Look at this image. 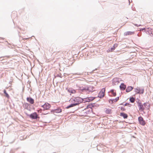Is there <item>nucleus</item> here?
Segmentation results:
<instances>
[{
    "instance_id": "nucleus-48",
    "label": "nucleus",
    "mask_w": 153,
    "mask_h": 153,
    "mask_svg": "<svg viewBox=\"0 0 153 153\" xmlns=\"http://www.w3.org/2000/svg\"><path fill=\"white\" fill-rule=\"evenodd\" d=\"M128 1H129V4H130V0H128Z\"/></svg>"
},
{
    "instance_id": "nucleus-49",
    "label": "nucleus",
    "mask_w": 153,
    "mask_h": 153,
    "mask_svg": "<svg viewBox=\"0 0 153 153\" xmlns=\"http://www.w3.org/2000/svg\"><path fill=\"white\" fill-rule=\"evenodd\" d=\"M27 39V38H26V39Z\"/></svg>"
},
{
    "instance_id": "nucleus-2",
    "label": "nucleus",
    "mask_w": 153,
    "mask_h": 153,
    "mask_svg": "<svg viewBox=\"0 0 153 153\" xmlns=\"http://www.w3.org/2000/svg\"><path fill=\"white\" fill-rule=\"evenodd\" d=\"M72 102H74V103H77V105H78L80 103L83 102V98H82L80 97H74V99H71L70 100Z\"/></svg>"
},
{
    "instance_id": "nucleus-19",
    "label": "nucleus",
    "mask_w": 153,
    "mask_h": 153,
    "mask_svg": "<svg viewBox=\"0 0 153 153\" xmlns=\"http://www.w3.org/2000/svg\"><path fill=\"white\" fill-rule=\"evenodd\" d=\"M118 44H115L111 48V51H113L115 49L117 46Z\"/></svg>"
},
{
    "instance_id": "nucleus-20",
    "label": "nucleus",
    "mask_w": 153,
    "mask_h": 153,
    "mask_svg": "<svg viewBox=\"0 0 153 153\" xmlns=\"http://www.w3.org/2000/svg\"><path fill=\"white\" fill-rule=\"evenodd\" d=\"M105 95V94H103L101 92H100L98 94V97L101 98L103 97Z\"/></svg>"
},
{
    "instance_id": "nucleus-11",
    "label": "nucleus",
    "mask_w": 153,
    "mask_h": 153,
    "mask_svg": "<svg viewBox=\"0 0 153 153\" xmlns=\"http://www.w3.org/2000/svg\"><path fill=\"white\" fill-rule=\"evenodd\" d=\"M95 104V103H91L90 104H89L87 106L86 108L84 109V110H85L87 109L88 108H90L91 109H92V108H94V105Z\"/></svg>"
},
{
    "instance_id": "nucleus-3",
    "label": "nucleus",
    "mask_w": 153,
    "mask_h": 153,
    "mask_svg": "<svg viewBox=\"0 0 153 153\" xmlns=\"http://www.w3.org/2000/svg\"><path fill=\"white\" fill-rule=\"evenodd\" d=\"M25 114L27 116L29 117L30 118L33 120H37L38 119H39L40 118L36 112H33L30 114H27V113H25Z\"/></svg>"
},
{
    "instance_id": "nucleus-21",
    "label": "nucleus",
    "mask_w": 153,
    "mask_h": 153,
    "mask_svg": "<svg viewBox=\"0 0 153 153\" xmlns=\"http://www.w3.org/2000/svg\"><path fill=\"white\" fill-rule=\"evenodd\" d=\"M114 89H111L110 92H111L113 96L115 97L116 95V93L115 92H114Z\"/></svg>"
},
{
    "instance_id": "nucleus-34",
    "label": "nucleus",
    "mask_w": 153,
    "mask_h": 153,
    "mask_svg": "<svg viewBox=\"0 0 153 153\" xmlns=\"http://www.w3.org/2000/svg\"><path fill=\"white\" fill-rule=\"evenodd\" d=\"M143 106H144L145 107L147 108L146 106L147 107V102H145L143 104Z\"/></svg>"
},
{
    "instance_id": "nucleus-38",
    "label": "nucleus",
    "mask_w": 153,
    "mask_h": 153,
    "mask_svg": "<svg viewBox=\"0 0 153 153\" xmlns=\"http://www.w3.org/2000/svg\"><path fill=\"white\" fill-rule=\"evenodd\" d=\"M128 105H131L130 104H129L128 103H125L124 105V106H127Z\"/></svg>"
},
{
    "instance_id": "nucleus-16",
    "label": "nucleus",
    "mask_w": 153,
    "mask_h": 153,
    "mask_svg": "<svg viewBox=\"0 0 153 153\" xmlns=\"http://www.w3.org/2000/svg\"><path fill=\"white\" fill-rule=\"evenodd\" d=\"M144 92L143 88L140 89L139 88L138 91H136V94H143Z\"/></svg>"
},
{
    "instance_id": "nucleus-10",
    "label": "nucleus",
    "mask_w": 153,
    "mask_h": 153,
    "mask_svg": "<svg viewBox=\"0 0 153 153\" xmlns=\"http://www.w3.org/2000/svg\"><path fill=\"white\" fill-rule=\"evenodd\" d=\"M138 106L139 108L140 111H142L144 110L145 108L143 106V104H142L141 103H139V104L138 105Z\"/></svg>"
},
{
    "instance_id": "nucleus-15",
    "label": "nucleus",
    "mask_w": 153,
    "mask_h": 153,
    "mask_svg": "<svg viewBox=\"0 0 153 153\" xmlns=\"http://www.w3.org/2000/svg\"><path fill=\"white\" fill-rule=\"evenodd\" d=\"M133 88V87L131 86H128L126 89V92H129L131 91Z\"/></svg>"
},
{
    "instance_id": "nucleus-22",
    "label": "nucleus",
    "mask_w": 153,
    "mask_h": 153,
    "mask_svg": "<svg viewBox=\"0 0 153 153\" xmlns=\"http://www.w3.org/2000/svg\"><path fill=\"white\" fill-rule=\"evenodd\" d=\"M135 100V98L133 97H131L129 99V101L131 103H134Z\"/></svg>"
},
{
    "instance_id": "nucleus-7",
    "label": "nucleus",
    "mask_w": 153,
    "mask_h": 153,
    "mask_svg": "<svg viewBox=\"0 0 153 153\" xmlns=\"http://www.w3.org/2000/svg\"><path fill=\"white\" fill-rule=\"evenodd\" d=\"M138 120L140 124L142 126H144L145 125V121L143 120L142 117L141 116L139 117L138 118Z\"/></svg>"
},
{
    "instance_id": "nucleus-12",
    "label": "nucleus",
    "mask_w": 153,
    "mask_h": 153,
    "mask_svg": "<svg viewBox=\"0 0 153 153\" xmlns=\"http://www.w3.org/2000/svg\"><path fill=\"white\" fill-rule=\"evenodd\" d=\"M120 88L121 90H124L126 88V85L124 83H121L120 86Z\"/></svg>"
},
{
    "instance_id": "nucleus-8",
    "label": "nucleus",
    "mask_w": 153,
    "mask_h": 153,
    "mask_svg": "<svg viewBox=\"0 0 153 153\" xmlns=\"http://www.w3.org/2000/svg\"><path fill=\"white\" fill-rule=\"evenodd\" d=\"M51 112L53 113H59L62 112V109L58 108L56 109L51 110Z\"/></svg>"
},
{
    "instance_id": "nucleus-6",
    "label": "nucleus",
    "mask_w": 153,
    "mask_h": 153,
    "mask_svg": "<svg viewBox=\"0 0 153 153\" xmlns=\"http://www.w3.org/2000/svg\"><path fill=\"white\" fill-rule=\"evenodd\" d=\"M145 32L148 34L149 35L151 36H153V32L152 30L149 28H147L145 30Z\"/></svg>"
},
{
    "instance_id": "nucleus-47",
    "label": "nucleus",
    "mask_w": 153,
    "mask_h": 153,
    "mask_svg": "<svg viewBox=\"0 0 153 153\" xmlns=\"http://www.w3.org/2000/svg\"><path fill=\"white\" fill-rule=\"evenodd\" d=\"M58 76L59 77H61V76L59 75H58Z\"/></svg>"
},
{
    "instance_id": "nucleus-18",
    "label": "nucleus",
    "mask_w": 153,
    "mask_h": 153,
    "mask_svg": "<svg viewBox=\"0 0 153 153\" xmlns=\"http://www.w3.org/2000/svg\"><path fill=\"white\" fill-rule=\"evenodd\" d=\"M68 91L71 94H74L75 93L76 91L74 89H73L72 88H69L68 89Z\"/></svg>"
},
{
    "instance_id": "nucleus-28",
    "label": "nucleus",
    "mask_w": 153,
    "mask_h": 153,
    "mask_svg": "<svg viewBox=\"0 0 153 153\" xmlns=\"http://www.w3.org/2000/svg\"><path fill=\"white\" fill-rule=\"evenodd\" d=\"M29 105V104L28 103H26L25 104V106L26 107V109H27L28 110H29V111H30V109H29L28 108V106Z\"/></svg>"
},
{
    "instance_id": "nucleus-9",
    "label": "nucleus",
    "mask_w": 153,
    "mask_h": 153,
    "mask_svg": "<svg viewBox=\"0 0 153 153\" xmlns=\"http://www.w3.org/2000/svg\"><path fill=\"white\" fill-rule=\"evenodd\" d=\"M27 100L28 102L32 104H33L34 103V99L31 97H27Z\"/></svg>"
},
{
    "instance_id": "nucleus-42",
    "label": "nucleus",
    "mask_w": 153,
    "mask_h": 153,
    "mask_svg": "<svg viewBox=\"0 0 153 153\" xmlns=\"http://www.w3.org/2000/svg\"><path fill=\"white\" fill-rule=\"evenodd\" d=\"M120 105H123V103H120Z\"/></svg>"
},
{
    "instance_id": "nucleus-36",
    "label": "nucleus",
    "mask_w": 153,
    "mask_h": 153,
    "mask_svg": "<svg viewBox=\"0 0 153 153\" xmlns=\"http://www.w3.org/2000/svg\"><path fill=\"white\" fill-rule=\"evenodd\" d=\"M74 75H81V74L80 73H74V74H73Z\"/></svg>"
},
{
    "instance_id": "nucleus-41",
    "label": "nucleus",
    "mask_w": 153,
    "mask_h": 153,
    "mask_svg": "<svg viewBox=\"0 0 153 153\" xmlns=\"http://www.w3.org/2000/svg\"><path fill=\"white\" fill-rule=\"evenodd\" d=\"M135 26L138 27V25L137 24H134Z\"/></svg>"
},
{
    "instance_id": "nucleus-32",
    "label": "nucleus",
    "mask_w": 153,
    "mask_h": 153,
    "mask_svg": "<svg viewBox=\"0 0 153 153\" xmlns=\"http://www.w3.org/2000/svg\"><path fill=\"white\" fill-rule=\"evenodd\" d=\"M120 109H121V110H122L123 111H124L126 110V109L124 107H121Z\"/></svg>"
},
{
    "instance_id": "nucleus-35",
    "label": "nucleus",
    "mask_w": 153,
    "mask_h": 153,
    "mask_svg": "<svg viewBox=\"0 0 153 153\" xmlns=\"http://www.w3.org/2000/svg\"><path fill=\"white\" fill-rule=\"evenodd\" d=\"M145 30H146V29H145V28H141L140 30V31H144L145 32Z\"/></svg>"
},
{
    "instance_id": "nucleus-23",
    "label": "nucleus",
    "mask_w": 153,
    "mask_h": 153,
    "mask_svg": "<svg viewBox=\"0 0 153 153\" xmlns=\"http://www.w3.org/2000/svg\"><path fill=\"white\" fill-rule=\"evenodd\" d=\"M3 92L4 94H5V96L8 98H9L10 97V96L9 94L7 92L6 90L4 89L3 91Z\"/></svg>"
},
{
    "instance_id": "nucleus-25",
    "label": "nucleus",
    "mask_w": 153,
    "mask_h": 153,
    "mask_svg": "<svg viewBox=\"0 0 153 153\" xmlns=\"http://www.w3.org/2000/svg\"><path fill=\"white\" fill-rule=\"evenodd\" d=\"M111 110L109 108H107L105 110V112L107 114H109L111 113Z\"/></svg>"
},
{
    "instance_id": "nucleus-1",
    "label": "nucleus",
    "mask_w": 153,
    "mask_h": 153,
    "mask_svg": "<svg viewBox=\"0 0 153 153\" xmlns=\"http://www.w3.org/2000/svg\"><path fill=\"white\" fill-rule=\"evenodd\" d=\"M94 87L92 86H85L83 88H82L80 89V90L82 92H86L89 93L90 92H92L94 91Z\"/></svg>"
},
{
    "instance_id": "nucleus-30",
    "label": "nucleus",
    "mask_w": 153,
    "mask_h": 153,
    "mask_svg": "<svg viewBox=\"0 0 153 153\" xmlns=\"http://www.w3.org/2000/svg\"><path fill=\"white\" fill-rule=\"evenodd\" d=\"M37 111L38 112H39L40 113H42V111H43V109H42L41 108H40Z\"/></svg>"
},
{
    "instance_id": "nucleus-29",
    "label": "nucleus",
    "mask_w": 153,
    "mask_h": 153,
    "mask_svg": "<svg viewBox=\"0 0 153 153\" xmlns=\"http://www.w3.org/2000/svg\"><path fill=\"white\" fill-rule=\"evenodd\" d=\"M119 97L116 98L115 99H114V102H116L119 100Z\"/></svg>"
},
{
    "instance_id": "nucleus-5",
    "label": "nucleus",
    "mask_w": 153,
    "mask_h": 153,
    "mask_svg": "<svg viewBox=\"0 0 153 153\" xmlns=\"http://www.w3.org/2000/svg\"><path fill=\"white\" fill-rule=\"evenodd\" d=\"M96 98L95 97H87L86 98H83L84 103H85V102H89L91 101H92L94 99H95Z\"/></svg>"
},
{
    "instance_id": "nucleus-46",
    "label": "nucleus",
    "mask_w": 153,
    "mask_h": 153,
    "mask_svg": "<svg viewBox=\"0 0 153 153\" xmlns=\"http://www.w3.org/2000/svg\"><path fill=\"white\" fill-rule=\"evenodd\" d=\"M140 26H141V25H138V27Z\"/></svg>"
},
{
    "instance_id": "nucleus-27",
    "label": "nucleus",
    "mask_w": 153,
    "mask_h": 153,
    "mask_svg": "<svg viewBox=\"0 0 153 153\" xmlns=\"http://www.w3.org/2000/svg\"><path fill=\"white\" fill-rule=\"evenodd\" d=\"M114 102V100L113 99H111L109 100V103H111V104H112Z\"/></svg>"
},
{
    "instance_id": "nucleus-13",
    "label": "nucleus",
    "mask_w": 153,
    "mask_h": 153,
    "mask_svg": "<svg viewBox=\"0 0 153 153\" xmlns=\"http://www.w3.org/2000/svg\"><path fill=\"white\" fill-rule=\"evenodd\" d=\"M120 116L121 117H123V118L125 119H127L128 117V115L124 112H121L120 113Z\"/></svg>"
},
{
    "instance_id": "nucleus-39",
    "label": "nucleus",
    "mask_w": 153,
    "mask_h": 153,
    "mask_svg": "<svg viewBox=\"0 0 153 153\" xmlns=\"http://www.w3.org/2000/svg\"><path fill=\"white\" fill-rule=\"evenodd\" d=\"M141 35V33H139L137 34V36H140Z\"/></svg>"
},
{
    "instance_id": "nucleus-40",
    "label": "nucleus",
    "mask_w": 153,
    "mask_h": 153,
    "mask_svg": "<svg viewBox=\"0 0 153 153\" xmlns=\"http://www.w3.org/2000/svg\"><path fill=\"white\" fill-rule=\"evenodd\" d=\"M49 113H50L49 112H48V113H42V114H44V115H45V114H49Z\"/></svg>"
},
{
    "instance_id": "nucleus-17",
    "label": "nucleus",
    "mask_w": 153,
    "mask_h": 153,
    "mask_svg": "<svg viewBox=\"0 0 153 153\" xmlns=\"http://www.w3.org/2000/svg\"><path fill=\"white\" fill-rule=\"evenodd\" d=\"M134 33V31H127L124 33V35L125 36H127L128 35H130L133 34Z\"/></svg>"
},
{
    "instance_id": "nucleus-37",
    "label": "nucleus",
    "mask_w": 153,
    "mask_h": 153,
    "mask_svg": "<svg viewBox=\"0 0 153 153\" xmlns=\"http://www.w3.org/2000/svg\"><path fill=\"white\" fill-rule=\"evenodd\" d=\"M94 105V108L95 107H98L99 106V105L95 103Z\"/></svg>"
},
{
    "instance_id": "nucleus-33",
    "label": "nucleus",
    "mask_w": 153,
    "mask_h": 153,
    "mask_svg": "<svg viewBox=\"0 0 153 153\" xmlns=\"http://www.w3.org/2000/svg\"><path fill=\"white\" fill-rule=\"evenodd\" d=\"M139 89V88L137 87V88H136L134 89V91L136 92V91H138Z\"/></svg>"
},
{
    "instance_id": "nucleus-44",
    "label": "nucleus",
    "mask_w": 153,
    "mask_h": 153,
    "mask_svg": "<svg viewBox=\"0 0 153 153\" xmlns=\"http://www.w3.org/2000/svg\"><path fill=\"white\" fill-rule=\"evenodd\" d=\"M97 70V69H95V70H93V71H92V72H94V71H95L96 70Z\"/></svg>"
},
{
    "instance_id": "nucleus-14",
    "label": "nucleus",
    "mask_w": 153,
    "mask_h": 153,
    "mask_svg": "<svg viewBox=\"0 0 153 153\" xmlns=\"http://www.w3.org/2000/svg\"><path fill=\"white\" fill-rule=\"evenodd\" d=\"M77 103H74V102L73 103H71L70 105H68L65 108L66 109H68L74 106L77 105Z\"/></svg>"
},
{
    "instance_id": "nucleus-4",
    "label": "nucleus",
    "mask_w": 153,
    "mask_h": 153,
    "mask_svg": "<svg viewBox=\"0 0 153 153\" xmlns=\"http://www.w3.org/2000/svg\"><path fill=\"white\" fill-rule=\"evenodd\" d=\"M41 107L43 108V111L49 109L51 107V105L48 102H45V103L41 106Z\"/></svg>"
},
{
    "instance_id": "nucleus-24",
    "label": "nucleus",
    "mask_w": 153,
    "mask_h": 153,
    "mask_svg": "<svg viewBox=\"0 0 153 153\" xmlns=\"http://www.w3.org/2000/svg\"><path fill=\"white\" fill-rule=\"evenodd\" d=\"M91 112L93 113V110L92 109H91V110H88L85 112V113L86 114H88L90 113H91Z\"/></svg>"
},
{
    "instance_id": "nucleus-43",
    "label": "nucleus",
    "mask_w": 153,
    "mask_h": 153,
    "mask_svg": "<svg viewBox=\"0 0 153 153\" xmlns=\"http://www.w3.org/2000/svg\"><path fill=\"white\" fill-rule=\"evenodd\" d=\"M6 56H3V57H0V58H4V57H6Z\"/></svg>"
},
{
    "instance_id": "nucleus-26",
    "label": "nucleus",
    "mask_w": 153,
    "mask_h": 153,
    "mask_svg": "<svg viewBox=\"0 0 153 153\" xmlns=\"http://www.w3.org/2000/svg\"><path fill=\"white\" fill-rule=\"evenodd\" d=\"M105 88H103L101 90V91H100V92H101L103 94H105Z\"/></svg>"
},
{
    "instance_id": "nucleus-45",
    "label": "nucleus",
    "mask_w": 153,
    "mask_h": 153,
    "mask_svg": "<svg viewBox=\"0 0 153 153\" xmlns=\"http://www.w3.org/2000/svg\"><path fill=\"white\" fill-rule=\"evenodd\" d=\"M0 38H1V39H4V38H1V37H0Z\"/></svg>"
},
{
    "instance_id": "nucleus-31",
    "label": "nucleus",
    "mask_w": 153,
    "mask_h": 153,
    "mask_svg": "<svg viewBox=\"0 0 153 153\" xmlns=\"http://www.w3.org/2000/svg\"><path fill=\"white\" fill-rule=\"evenodd\" d=\"M137 100L136 101V102L137 103L138 105L139 104V103H141V102L140 100L138 99H137Z\"/></svg>"
}]
</instances>
